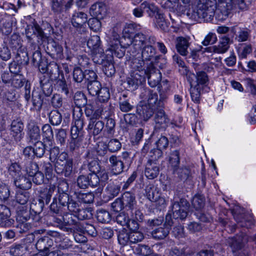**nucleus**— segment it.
Masks as SVG:
<instances>
[{"mask_svg":"<svg viewBox=\"0 0 256 256\" xmlns=\"http://www.w3.org/2000/svg\"><path fill=\"white\" fill-rule=\"evenodd\" d=\"M156 38L152 35H148L142 32L136 34L132 40H130L131 46L130 52L131 55L134 56L140 50H142L141 57L148 62H152L154 58L155 62L160 56H154L156 54V49L153 46L156 42Z\"/></svg>","mask_w":256,"mask_h":256,"instance_id":"f257e3e1","label":"nucleus"},{"mask_svg":"<svg viewBox=\"0 0 256 256\" xmlns=\"http://www.w3.org/2000/svg\"><path fill=\"white\" fill-rule=\"evenodd\" d=\"M140 98L143 100L136 106V113L143 120L146 122L150 118L158 108H162V104L158 102L156 92L146 87L140 88Z\"/></svg>","mask_w":256,"mask_h":256,"instance_id":"f03ea898","label":"nucleus"},{"mask_svg":"<svg viewBox=\"0 0 256 256\" xmlns=\"http://www.w3.org/2000/svg\"><path fill=\"white\" fill-rule=\"evenodd\" d=\"M215 10V2L206 0L205 2L198 4L196 9L192 12L190 18L194 20H202L209 22L212 20L214 16Z\"/></svg>","mask_w":256,"mask_h":256,"instance_id":"7ed1b4c3","label":"nucleus"},{"mask_svg":"<svg viewBox=\"0 0 256 256\" xmlns=\"http://www.w3.org/2000/svg\"><path fill=\"white\" fill-rule=\"evenodd\" d=\"M113 36V40H111L109 42L108 50L111 52V54L109 56H112V58L114 56L122 58L124 56L126 49L127 48H129L128 52L132 54V52H130V42H126L122 39L120 40V36L117 34H114Z\"/></svg>","mask_w":256,"mask_h":256,"instance_id":"20e7f679","label":"nucleus"},{"mask_svg":"<svg viewBox=\"0 0 256 256\" xmlns=\"http://www.w3.org/2000/svg\"><path fill=\"white\" fill-rule=\"evenodd\" d=\"M248 242V236L244 234L241 233L236 236L229 238L228 243L234 253V256H250L248 250L243 249L245 244Z\"/></svg>","mask_w":256,"mask_h":256,"instance_id":"39448f33","label":"nucleus"},{"mask_svg":"<svg viewBox=\"0 0 256 256\" xmlns=\"http://www.w3.org/2000/svg\"><path fill=\"white\" fill-rule=\"evenodd\" d=\"M206 64L200 65L197 63H193V67L196 72V74H188L187 76H190L191 78L193 80V83L195 85L201 88H205L209 83V78L207 74L203 70H206Z\"/></svg>","mask_w":256,"mask_h":256,"instance_id":"423d86ee","label":"nucleus"},{"mask_svg":"<svg viewBox=\"0 0 256 256\" xmlns=\"http://www.w3.org/2000/svg\"><path fill=\"white\" fill-rule=\"evenodd\" d=\"M98 182L97 176L79 169L78 176L76 179V185L78 188L82 189H86L89 186L97 188Z\"/></svg>","mask_w":256,"mask_h":256,"instance_id":"0eeeda50","label":"nucleus"},{"mask_svg":"<svg viewBox=\"0 0 256 256\" xmlns=\"http://www.w3.org/2000/svg\"><path fill=\"white\" fill-rule=\"evenodd\" d=\"M190 204L184 198L180 199L179 202H175L172 206L173 218L183 220L185 219L188 214Z\"/></svg>","mask_w":256,"mask_h":256,"instance_id":"6e6552de","label":"nucleus"},{"mask_svg":"<svg viewBox=\"0 0 256 256\" xmlns=\"http://www.w3.org/2000/svg\"><path fill=\"white\" fill-rule=\"evenodd\" d=\"M48 234L55 238L56 248L60 251L73 248L72 241L64 234L56 231H50Z\"/></svg>","mask_w":256,"mask_h":256,"instance_id":"1a4fd4ad","label":"nucleus"},{"mask_svg":"<svg viewBox=\"0 0 256 256\" xmlns=\"http://www.w3.org/2000/svg\"><path fill=\"white\" fill-rule=\"evenodd\" d=\"M173 224L172 214L169 212L166 216V221L163 226L156 228L152 232V237L156 240L164 239L168 236Z\"/></svg>","mask_w":256,"mask_h":256,"instance_id":"9d476101","label":"nucleus"},{"mask_svg":"<svg viewBox=\"0 0 256 256\" xmlns=\"http://www.w3.org/2000/svg\"><path fill=\"white\" fill-rule=\"evenodd\" d=\"M63 226L62 230L68 232H72L80 230V223L76 219L74 214L66 213L62 216Z\"/></svg>","mask_w":256,"mask_h":256,"instance_id":"9b49d317","label":"nucleus"},{"mask_svg":"<svg viewBox=\"0 0 256 256\" xmlns=\"http://www.w3.org/2000/svg\"><path fill=\"white\" fill-rule=\"evenodd\" d=\"M25 32L26 36L29 41L32 40L34 37L36 36L38 40H40L42 42L46 38L42 29L34 20L32 24L27 26L25 30Z\"/></svg>","mask_w":256,"mask_h":256,"instance_id":"f8f14e48","label":"nucleus"},{"mask_svg":"<svg viewBox=\"0 0 256 256\" xmlns=\"http://www.w3.org/2000/svg\"><path fill=\"white\" fill-rule=\"evenodd\" d=\"M154 120L156 123V131L158 130H164L170 122V120L164 111L162 109V108H157L156 110Z\"/></svg>","mask_w":256,"mask_h":256,"instance_id":"ddd939ff","label":"nucleus"},{"mask_svg":"<svg viewBox=\"0 0 256 256\" xmlns=\"http://www.w3.org/2000/svg\"><path fill=\"white\" fill-rule=\"evenodd\" d=\"M46 52L52 58L63 60L65 58L62 46L54 41L48 43Z\"/></svg>","mask_w":256,"mask_h":256,"instance_id":"4468645a","label":"nucleus"},{"mask_svg":"<svg viewBox=\"0 0 256 256\" xmlns=\"http://www.w3.org/2000/svg\"><path fill=\"white\" fill-rule=\"evenodd\" d=\"M26 128L29 142L33 144L40 141V130L36 122L32 120H30L27 124Z\"/></svg>","mask_w":256,"mask_h":256,"instance_id":"2eb2a0df","label":"nucleus"},{"mask_svg":"<svg viewBox=\"0 0 256 256\" xmlns=\"http://www.w3.org/2000/svg\"><path fill=\"white\" fill-rule=\"evenodd\" d=\"M24 124L21 120H14L11 124L10 135L14 140L16 142H20L23 138L24 132Z\"/></svg>","mask_w":256,"mask_h":256,"instance_id":"dca6fc26","label":"nucleus"},{"mask_svg":"<svg viewBox=\"0 0 256 256\" xmlns=\"http://www.w3.org/2000/svg\"><path fill=\"white\" fill-rule=\"evenodd\" d=\"M106 5L102 2H98L92 5L90 9V14L100 19H104L107 14Z\"/></svg>","mask_w":256,"mask_h":256,"instance_id":"f3484780","label":"nucleus"},{"mask_svg":"<svg viewBox=\"0 0 256 256\" xmlns=\"http://www.w3.org/2000/svg\"><path fill=\"white\" fill-rule=\"evenodd\" d=\"M219 1L222 5L219 6L218 8L216 6L214 16L218 21L222 22L228 16L232 7H230L229 4L222 2V0H219Z\"/></svg>","mask_w":256,"mask_h":256,"instance_id":"a211bd4d","label":"nucleus"},{"mask_svg":"<svg viewBox=\"0 0 256 256\" xmlns=\"http://www.w3.org/2000/svg\"><path fill=\"white\" fill-rule=\"evenodd\" d=\"M84 126V122L82 118H74L72 124L71 138H82Z\"/></svg>","mask_w":256,"mask_h":256,"instance_id":"6ab92c4d","label":"nucleus"},{"mask_svg":"<svg viewBox=\"0 0 256 256\" xmlns=\"http://www.w3.org/2000/svg\"><path fill=\"white\" fill-rule=\"evenodd\" d=\"M152 62H146L142 57L134 58L131 62L130 66L133 70L149 72L152 68Z\"/></svg>","mask_w":256,"mask_h":256,"instance_id":"aec40b11","label":"nucleus"},{"mask_svg":"<svg viewBox=\"0 0 256 256\" xmlns=\"http://www.w3.org/2000/svg\"><path fill=\"white\" fill-rule=\"evenodd\" d=\"M110 166L114 174L118 175L124 171V163L116 155H112L109 158Z\"/></svg>","mask_w":256,"mask_h":256,"instance_id":"412c9836","label":"nucleus"},{"mask_svg":"<svg viewBox=\"0 0 256 256\" xmlns=\"http://www.w3.org/2000/svg\"><path fill=\"white\" fill-rule=\"evenodd\" d=\"M101 166L97 159L90 162H84L80 168L84 172L94 174L96 176V174L100 171Z\"/></svg>","mask_w":256,"mask_h":256,"instance_id":"4be33fe9","label":"nucleus"},{"mask_svg":"<svg viewBox=\"0 0 256 256\" xmlns=\"http://www.w3.org/2000/svg\"><path fill=\"white\" fill-rule=\"evenodd\" d=\"M121 199L123 205L127 210H132L136 204L135 194L132 192L128 191L124 192Z\"/></svg>","mask_w":256,"mask_h":256,"instance_id":"5701e85b","label":"nucleus"},{"mask_svg":"<svg viewBox=\"0 0 256 256\" xmlns=\"http://www.w3.org/2000/svg\"><path fill=\"white\" fill-rule=\"evenodd\" d=\"M160 168L156 162L152 160H148L145 166L146 176L150 180H153L158 176Z\"/></svg>","mask_w":256,"mask_h":256,"instance_id":"b1692460","label":"nucleus"},{"mask_svg":"<svg viewBox=\"0 0 256 256\" xmlns=\"http://www.w3.org/2000/svg\"><path fill=\"white\" fill-rule=\"evenodd\" d=\"M50 78L46 74H40L39 76L40 86L43 93L46 96H50L52 92L53 88Z\"/></svg>","mask_w":256,"mask_h":256,"instance_id":"393cba45","label":"nucleus"},{"mask_svg":"<svg viewBox=\"0 0 256 256\" xmlns=\"http://www.w3.org/2000/svg\"><path fill=\"white\" fill-rule=\"evenodd\" d=\"M187 79L190 86V92L192 100L196 104H200V102L201 91L204 88L195 85L193 83V80L191 78L190 76H187Z\"/></svg>","mask_w":256,"mask_h":256,"instance_id":"a878e982","label":"nucleus"},{"mask_svg":"<svg viewBox=\"0 0 256 256\" xmlns=\"http://www.w3.org/2000/svg\"><path fill=\"white\" fill-rule=\"evenodd\" d=\"M56 190V187L54 185H50L42 188L39 192L40 198L38 200L44 202L46 204H48Z\"/></svg>","mask_w":256,"mask_h":256,"instance_id":"bb28decb","label":"nucleus"},{"mask_svg":"<svg viewBox=\"0 0 256 256\" xmlns=\"http://www.w3.org/2000/svg\"><path fill=\"white\" fill-rule=\"evenodd\" d=\"M173 174L182 180H190L192 175V172L189 166L175 168L173 169Z\"/></svg>","mask_w":256,"mask_h":256,"instance_id":"cd10ccee","label":"nucleus"},{"mask_svg":"<svg viewBox=\"0 0 256 256\" xmlns=\"http://www.w3.org/2000/svg\"><path fill=\"white\" fill-rule=\"evenodd\" d=\"M34 220L30 209L26 206L19 207L17 210L16 220L20 222H26L30 218Z\"/></svg>","mask_w":256,"mask_h":256,"instance_id":"c85d7f7f","label":"nucleus"},{"mask_svg":"<svg viewBox=\"0 0 256 256\" xmlns=\"http://www.w3.org/2000/svg\"><path fill=\"white\" fill-rule=\"evenodd\" d=\"M230 38L227 36H222L217 46H212L210 49L212 52L218 54H224L230 48Z\"/></svg>","mask_w":256,"mask_h":256,"instance_id":"c756f323","label":"nucleus"},{"mask_svg":"<svg viewBox=\"0 0 256 256\" xmlns=\"http://www.w3.org/2000/svg\"><path fill=\"white\" fill-rule=\"evenodd\" d=\"M104 123L102 120L89 122L87 130L88 133L95 136L100 134L104 130Z\"/></svg>","mask_w":256,"mask_h":256,"instance_id":"7c9ffc66","label":"nucleus"},{"mask_svg":"<svg viewBox=\"0 0 256 256\" xmlns=\"http://www.w3.org/2000/svg\"><path fill=\"white\" fill-rule=\"evenodd\" d=\"M189 38L182 36L178 37L176 39V46L178 52L183 56L188 54V48L190 46Z\"/></svg>","mask_w":256,"mask_h":256,"instance_id":"2f4dec72","label":"nucleus"},{"mask_svg":"<svg viewBox=\"0 0 256 256\" xmlns=\"http://www.w3.org/2000/svg\"><path fill=\"white\" fill-rule=\"evenodd\" d=\"M232 31L235 35V40L238 42L248 40L250 36V30L247 28L232 27Z\"/></svg>","mask_w":256,"mask_h":256,"instance_id":"473e14b6","label":"nucleus"},{"mask_svg":"<svg viewBox=\"0 0 256 256\" xmlns=\"http://www.w3.org/2000/svg\"><path fill=\"white\" fill-rule=\"evenodd\" d=\"M149 72L147 71H138L133 70L132 72L130 80H128V83L130 84L132 82V86H134L135 88L142 84V82L145 80L146 76L148 74Z\"/></svg>","mask_w":256,"mask_h":256,"instance_id":"72a5a7b5","label":"nucleus"},{"mask_svg":"<svg viewBox=\"0 0 256 256\" xmlns=\"http://www.w3.org/2000/svg\"><path fill=\"white\" fill-rule=\"evenodd\" d=\"M72 160H68L66 163L55 166V171L58 174L64 175L66 177H68L72 172Z\"/></svg>","mask_w":256,"mask_h":256,"instance_id":"f704fd0d","label":"nucleus"},{"mask_svg":"<svg viewBox=\"0 0 256 256\" xmlns=\"http://www.w3.org/2000/svg\"><path fill=\"white\" fill-rule=\"evenodd\" d=\"M154 71L153 65L150 68L148 74L146 76L149 85L152 88L156 87L160 82L162 79V74L159 70Z\"/></svg>","mask_w":256,"mask_h":256,"instance_id":"c9c22d12","label":"nucleus"},{"mask_svg":"<svg viewBox=\"0 0 256 256\" xmlns=\"http://www.w3.org/2000/svg\"><path fill=\"white\" fill-rule=\"evenodd\" d=\"M140 29V26L135 23L126 24L123 29L124 40L126 41V38H128L130 42L132 40L134 36L131 38V34H134L136 31Z\"/></svg>","mask_w":256,"mask_h":256,"instance_id":"e433bc0d","label":"nucleus"},{"mask_svg":"<svg viewBox=\"0 0 256 256\" xmlns=\"http://www.w3.org/2000/svg\"><path fill=\"white\" fill-rule=\"evenodd\" d=\"M121 187L120 185L114 184V183L109 184L105 190L104 198L106 200H112L116 196L120 191Z\"/></svg>","mask_w":256,"mask_h":256,"instance_id":"4c0bfd02","label":"nucleus"},{"mask_svg":"<svg viewBox=\"0 0 256 256\" xmlns=\"http://www.w3.org/2000/svg\"><path fill=\"white\" fill-rule=\"evenodd\" d=\"M53 244L52 240L48 236L40 238L36 244V249L40 252L46 251Z\"/></svg>","mask_w":256,"mask_h":256,"instance_id":"58836bf2","label":"nucleus"},{"mask_svg":"<svg viewBox=\"0 0 256 256\" xmlns=\"http://www.w3.org/2000/svg\"><path fill=\"white\" fill-rule=\"evenodd\" d=\"M87 14L84 12H74L72 18V23L76 28L82 27L87 22Z\"/></svg>","mask_w":256,"mask_h":256,"instance_id":"ea45409f","label":"nucleus"},{"mask_svg":"<svg viewBox=\"0 0 256 256\" xmlns=\"http://www.w3.org/2000/svg\"><path fill=\"white\" fill-rule=\"evenodd\" d=\"M119 108L124 112H128L134 108V106L130 104V98L126 94H121L119 98Z\"/></svg>","mask_w":256,"mask_h":256,"instance_id":"a19ab883","label":"nucleus"},{"mask_svg":"<svg viewBox=\"0 0 256 256\" xmlns=\"http://www.w3.org/2000/svg\"><path fill=\"white\" fill-rule=\"evenodd\" d=\"M32 103L34 108L37 112H40L44 102V98L40 92L34 90L32 94Z\"/></svg>","mask_w":256,"mask_h":256,"instance_id":"79ce46f5","label":"nucleus"},{"mask_svg":"<svg viewBox=\"0 0 256 256\" xmlns=\"http://www.w3.org/2000/svg\"><path fill=\"white\" fill-rule=\"evenodd\" d=\"M11 214L10 208L4 204H0V224L2 226H9L11 222L9 220Z\"/></svg>","mask_w":256,"mask_h":256,"instance_id":"37998d69","label":"nucleus"},{"mask_svg":"<svg viewBox=\"0 0 256 256\" xmlns=\"http://www.w3.org/2000/svg\"><path fill=\"white\" fill-rule=\"evenodd\" d=\"M15 186L22 190H29L31 188L32 183L30 178L24 176H20L14 180Z\"/></svg>","mask_w":256,"mask_h":256,"instance_id":"c03bdc74","label":"nucleus"},{"mask_svg":"<svg viewBox=\"0 0 256 256\" xmlns=\"http://www.w3.org/2000/svg\"><path fill=\"white\" fill-rule=\"evenodd\" d=\"M115 120L112 118H107L105 128L103 132V136L106 138L113 137L115 133Z\"/></svg>","mask_w":256,"mask_h":256,"instance_id":"a18cd8bd","label":"nucleus"},{"mask_svg":"<svg viewBox=\"0 0 256 256\" xmlns=\"http://www.w3.org/2000/svg\"><path fill=\"white\" fill-rule=\"evenodd\" d=\"M87 46L92 52L102 48L100 37L98 36H92L88 40Z\"/></svg>","mask_w":256,"mask_h":256,"instance_id":"49530a36","label":"nucleus"},{"mask_svg":"<svg viewBox=\"0 0 256 256\" xmlns=\"http://www.w3.org/2000/svg\"><path fill=\"white\" fill-rule=\"evenodd\" d=\"M169 141L168 138L164 136L161 135L158 140L156 142L157 149L154 150V152L158 153V158L162 156V151L166 150L168 147Z\"/></svg>","mask_w":256,"mask_h":256,"instance_id":"de8ad7c7","label":"nucleus"},{"mask_svg":"<svg viewBox=\"0 0 256 256\" xmlns=\"http://www.w3.org/2000/svg\"><path fill=\"white\" fill-rule=\"evenodd\" d=\"M96 176L98 178V182L97 184V194H102L103 190V182H106L108 179V173L105 170H101L96 174Z\"/></svg>","mask_w":256,"mask_h":256,"instance_id":"09e8293b","label":"nucleus"},{"mask_svg":"<svg viewBox=\"0 0 256 256\" xmlns=\"http://www.w3.org/2000/svg\"><path fill=\"white\" fill-rule=\"evenodd\" d=\"M28 251V246L24 244L12 245L10 248V253L14 256H22Z\"/></svg>","mask_w":256,"mask_h":256,"instance_id":"8fccbe9b","label":"nucleus"},{"mask_svg":"<svg viewBox=\"0 0 256 256\" xmlns=\"http://www.w3.org/2000/svg\"><path fill=\"white\" fill-rule=\"evenodd\" d=\"M44 205V202L40 201L39 200L37 201H34L32 202L30 209V211H32V215H35L34 218L36 219V220H39V214L42 211Z\"/></svg>","mask_w":256,"mask_h":256,"instance_id":"3c124183","label":"nucleus"},{"mask_svg":"<svg viewBox=\"0 0 256 256\" xmlns=\"http://www.w3.org/2000/svg\"><path fill=\"white\" fill-rule=\"evenodd\" d=\"M62 72L60 70V66L54 62H51L47 64V73L49 74L48 77L54 78L61 76V74Z\"/></svg>","mask_w":256,"mask_h":256,"instance_id":"603ef678","label":"nucleus"},{"mask_svg":"<svg viewBox=\"0 0 256 256\" xmlns=\"http://www.w3.org/2000/svg\"><path fill=\"white\" fill-rule=\"evenodd\" d=\"M142 7L151 18L155 16L160 12L158 8L154 3H150L146 1H144L142 4Z\"/></svg>","mask_w":256,"mask_h":256,"instance_id":"864d4df0","label":"nucleus"},{"mask_svg":"<svg viewBox=\"0 0 256 256\" xmlns=\"http://www.w3.org/2000/svg\"><path fill=\"white\" fill-rule=\"evenodd\" d=\"M92 53L93 54L92 60L94 62L98 64L102 65L109 58L108 56H109V54H105L102 48L96 51V52Z\"/></svg>","mask_w":256,"mask_h":256,"instance_id":"5fc2aeb1","label":"nucleus"},{"mask_svg":"<svg viewBox=\"0 0 256 256\" xmlns=\"http://www.w3.org/2000/svg\"><path fill=\"white\" fill-rule=\"evenodd\" d=\"M16 61L22 65H27L28 64L29 58L26 48H22L16 51Z\"/></svg>","mask_w":256,"mask_h":256,"instance_id":"6e6d98bb","label":"nucleus"},{"mask_svg":"<svg viewBox=\"0 0 256 256\" xmlns=\"http://www.w3.org/2000/svg\"><path fill=\"white\" fill-rule=\"evenodd\" d=\"M109 58L102 65V70L105 74L108 77L112 76L116 72L115 68L112 63V56H108Z\"/></svg>","mask_w":256,"mask_h":256,"instance_id":"4d7b16f0","label":"nucleus"},{"mask_svg":"<svg viewBox=\"0 0 256 256\" xmlns=\"http://www.w3.org/2000/svg\"><path fill=\"white\" fill-rule=\"evenodd\" d=\"M27 81L24 76L20 74H13L11 80V86L15 88H21Z\"/></svg>","mask_w":256,"mask_h":256,"instance_id":"13d9d810","label":"nucleus"},{"mask_svg":"<svg viewBox=\"0 0 256 256\" xmlns=\"http://www.w3.org/2000/svg\"><path fill=\"white\" fill-rule=\"evenodd\" d=\"M73 99L74 104L79 108L86 106L87 104V98L81 92H76L74 94Z\"/></svg>","mask_w":256,"mask_h":256,"instance_id":"bf43d9fd","label":"nucleus"},{"mask_svg":"<svg viewBox=\"0 0 256 256\" xmlns=\"http://www.w3.org/2000/svg\"><path fill=\"white\" fill-rule=\"evenodd\" d=\"M49 121L53 126H58L62 122V116L58 110H52L48 114Z\"/></svg>","mask_w":256,"mask_h":256,"instance_id":"052dcab7","label":"nucleus"},{"mask_svg":"<svg viewBox=\"0 0 256 256\" xmlns=\"http://www.w3.org/2000/svg\"><path fill=\"white\" fill-rule=\"evenodd\" d=\"M118 239L119 244L124 246L130 244V232L125 228L120 230L118 235Z\"/></svg>","mask_w":256,"mask_h":256,"instance_id":"680f3d73","label":"nucleus"},{"mask_svg":"<svg viewBox=\"0 0 256 256\" xmlns=\"http://www.w3.org/2000/svg\"><path fill=\"white\" fill-rule=\"evenodd\" d=\"M64 0H52V10L55 15L60 16L64 12L63 4Z\"/></svg>","mask_w":256,"mask_h":256,"instance_id":"e2e57ef3","label":"nucleus"},{"mask_svg":"<svg viewBox=\"0 0 256 256\" xmlns=\"http://www.w3.org/2000/svg\"><path fill=\"white\" fill-rule=\"evenodd\" d=\"M48 221L50 224L54 225L62 230L63 226L62 216L58 214H50L48 216Z\"/></svg>","mask_w":256,"mask_h":256,"instance_id":"0e129e2a","label":"nucleus"},{"mask_svg":"<svg viewBox=\"0 0 256 256\" xmlns=\"http://www.w3.org/2000/svg\"><path fill=\"white\" fill-rule=\"evenodd\" d=\"M24 170L29 176H32L39 170L38 164L34 162H27L24 166Z\"/></svg>","mask_w":256,"mask_h":256,"instance_id":"69168bd1","label":"nucleus"},{"mask_svg":"<svg viewBox=\"0 0 256 256\" xmlns=\"http://www.w3.org/2000/svg\"><path fill=\"white\" fill-rule=\"evenodd\" d=\"M252 52L251 44H240L238 49V53L240 58H246L248 54Z\"/></svg>","mask_w":256,"mask_h":256,"instance_id":"338daca9","label":"nucleus"},{"mask_svg":"<svg viewBox=\"0 0 256 256\" xmlns=\"http://www.w3.org/2000/svg\"><path fill=\"white\" fill-rule=\"evenodd\" d=\"M16 202L24 206L26 204L30 198V193L26 191L18 190L15 196Z\"/></svg>","mask_w":256,"mask_h":256,"instance_id":"774afa93","label":"nucleus"}]
</instances>
